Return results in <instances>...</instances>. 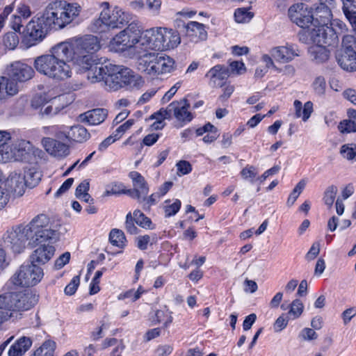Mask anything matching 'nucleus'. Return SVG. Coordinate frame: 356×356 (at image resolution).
<instances>
[{
	"instance_id": "nucleus-1",
	"label": "nucleus",
	"mask_w": 356,
	"mask_h": 356,
	"mask_svg": "<svg viewBox=\"0 0 356 356\" xmlns=\"http://www.w3.org/2000/svg\"><path fill=\"white\" fill-rule=\"evenodd\" d=\"M59 233L44 214L35 216L27 225H19L8 232L5 242L14 253L22 252L27 245L33 248L47 241H57Z\"/></svg>"
},
{
	"instance_id": "nucleus-2",
	"label": "nucleus",
	"mask_w": 356,
	"mask_h": 356,
	"mask_svg": "<svg viewBox=\"0 0 356 356\" xmlns=\"http://www.w3.org/2000/svg\"><path fill=\"white\" fill-rule=\"evenodd\" d=\"M59 233L44 214L35 216L27 225H19L8 232L5 242L14 253L22 252L27 245L33 248L47 241H57Z\"/></svg>"
},
{
	"instance_id": "nucleus-3",
	"label": "nucleus",
	"mask_w": 356,
	"mask_h": 356,
	"mask_svg": "<svg viewBox=\"0 0 356 356\" xmlns=\"http://www.w3.org/2000/svg\"><path fill=\"white\" fill-rule=\"evenodd\" d=\"M81 11V6L76 2L56 0L47 5L42 17L46 26L62 29L76 19Z\"/></svg>"
},
{
	"instance_id": "nucleus-4",
	"label": "nucleus",
	"mask_w": 356,
	"mask_h": 356,
	"mask_svg": "<svg viewBox=\"0 0 356 356\" xmlns=\"http://www.w3.org/2000/svg\"><path fill=\"white\" fill-rule=\"evenodd\" d=\"M33 296L22 292H9L0 295V309L7 310V317L17 318L22 312L31 309L34 302Z\"/></svg>"
},
{
	"instance_id": "nucleus-5",
	"label": "nucleus",
	"mask_w": 356,
	"mask_h": 356,
	"mask_svg": "<svg viewBox=\"0 0 356 356\" xmlns=\"http://www.w3.org/2000/svg\"><path fill=\"white\" fill-rule=\"evenodd\" d=\"M72 49L68 42H61L52 48L55 54L54 66L50 78L57 80H64L71 76L72 69L70 63L73 65Z\"/></svg>"
},
{
	"instance_id": "nucleus-6",
	"label": "nucleus",
	"mask_w": 356,
	"mask_h": 356,
	"mask_svg": "<svg viewBox=\"0 0 356 356\" xmlns=\"http://www.w3.org/2000/svg\"><path fill=\"white\" fill-rule=\"evenodd\" d=\"M104 8L100 13L99 17L93 23V29L98 32H106L115 29H122L129 22L128 15L122 10L115 8L111 10L108 3H102Z\"/></svg>"
},
{
	"instance_id": "nucleus-7",
	"label": "nucleus",
	"mask_w": 356,
	"mask_h": 356,
	"mask_svg": "<svg viewBox=\"0 0 356 356\" xmlns=\"http://www.w3.org/2000/svg\"><path fill=\"white\" fill-rule=\"evenodd\" d=\"M309 40L316 46L334 45L338 42V35L334 29L329 26L314 24L307 30L300 33V40L305 42Z\"/></svg>"
},
{
	"instance_id": "nucleus-8",
	"label": "nucleus",
	"mask_w": 356,
	"mask_h": 356,
	"mask_svg": "<svg viewBox=\"0 0 356 356\" xmlns=\"http://www.w3.org/2000/svg\"><path fill=\"white\" fill-rule=\"evenodd\" d=\"M43 275L42 268L31 262L22 265L11 277V281L15 285L30 287L38 284Z\"/></svg>"
},
{
	"instance_id": "nucleus-9",
	"label": "nucleus",
	"mask_w": 356,
	"mask_h": 356,
	"mask_svg": "<svg viewBox=\"0 0 356 356\" xmlns=\"http://www.w3.org/2000/svg\"><path fill=\"white\" fill-rule=\"evenodd\" d=\"M70 44L72 49L71 54L73 63H78L79 59L81 60L82 56L92 58V52L97 51L100 47L98 38L92 35H86Z\"/></svg>"
},
{
	"instance_id": "nucleus-10",
	"label": "nucleus",
	"mask_w": 356,
	"mask_h": 356,
	"mask_svg": "<svg viewBox=\"0 0 356 356\" xmlns=\"http://www.w3.org/2000/svg\"><path fill=\"white\" fill-rule=\"evenodd\" d=\"M82 60H79L78 63H73L74 65L78 66L79 70L86 72V77L91 83H97L104 80L105 81L106 76L108 74L106 66L95 63L92 58L82 56Z\"/></svg>"
},
{
	"instance_id": "nucleus-11",
	"label": "nucleus",
	"mask_w": 356,
	"mask_h": 356,
	"mask_svg": "<svg viewBox=\"0 0 356 356\" xmlns=\"http://www.w3.org/2000/svg\"><path fill=\"white\" fill-rule=\"evenodd\" d=\"M108 74L106 76L105 84L114 91L126 86L127 78L131 70L122 65H109L106 66Z\"/></svg>"
},
{
	"instance_id": "nucleus-12",
	"label": "nucleus",
	"mask_w": 356,
	"mask_h": 356,
	"mask_svg": "<svg viewBox=\"0 0 356 356\" xmlns=\"http://www.w3.org/2000/svg\"><path fill=\"white\" fill-rule=\"evenodd\" d=\"M288 13L291 20L303 30H307L314 24L312 12L305 3L292 5L289 8Z\"/></svg>"
},
{
	"instance_id": "nucleus-13",
	"label": "nucleus",
	"mask_w": 356,
	"mask_h": 356,
	"mask_svg": "<svg viewBox=\"0 0 356 356\" xmlns=\"http://www.w3.org/2000/svg\"><path fill=\"white\" fill-rule=\"evenodd\" d=\"M47 26L42 16L41 17L33 18L27 24L23 33L30 46L34 45L35 43L43 40L47 34Z\"/></svg>"
},
{
	"instance_id": "nucleus-14",
	"label": "nucleus",
	"mask_w": 356,
	"mask_h": 356,
	"mask_svg": "<svg viewBox=\"0 0 356 356\" xmlns=\"http://www.w3.org/2000/svg\"><path fill=\"white\" fill-rule=\"evenodd\" d=\"M25 177L22 172H13L7 178L5 186L6 189L14 197H18L23 195L25 192L26 182Z\"/></svg>"
},
{
	"instance_id": "nucleus-15",
	"label": "nucleus",
	"mask_w": 356,
	"mask_h": 356,
	"mask_svg": "<svg viewBox=\"0 0 356 356\" xmlns=\"http://www.w3.org/2000/svg\"><path fill=\"white\" fill-rule=\"evenodd\" d=\"M161 39L158 28L147 29L143 31L139 46L144 49V51L149 52V50L163 51Z\"/></svg>"
},
{
	"instance_id": "nucleus-16",
	"label": "nucleus",
	"mask_w": 356,
	"mask_h": 356,
	"mask_svg": "<svg viewBox=\"0 0 356 356\" xmlns=\"http://www.w3.org/2000/svg\"><path fill=\"white\" fill-rule=\"evenodd\" d=\"M8 75L10 78L19 82H24L31 79L34 71L32 67L20 61H15L7 68Z\"/></svg>"
},
{
	"instance_id": "nucleus-17",
	"label": "nucleus",
	"mask_w": 356,
	"mask_h": 356,
	"mask_svg": "<svg viewBox=\"0 0 356 356\" xmlns=\"http://www.w3.org/2000/svg\"><path fill=\"white\" fill-rule=\"evenodd\" d=\"M129 177L133 181L134 189L127 190L128 194L134 198H137L140 202H144L149 192V188L144 177L136 171L131 172Z\"/></svg>"
},
{
	"instance_id": "nucleus-18",
	"label": "nucleus",
	"mask_w": 356,
	"mask_h": 356,
	"mask_svg": "<svg viewBox=\"0 0 356 356\" xmlns=\"http://www.w3.org/2000/svg\"><path fill=\"white\" fill-rule=\"evenodd\" d=\"M47 242V244L45 243L46 242L39 244L40 246L30 256L31 262L38 266L46 264L51 259L55 252V248L50 245V243L55 241Z\"/></svg>"
},
{
	"instance_id": "nucleus-19",
	"label": "nucleus",
	"mask_w": 356,
	"mask_h": 356,
	"mask_svg": "<svg viewBox=\"0 0 356 356\" xmlns=\"http://www.w3.org/2000/svg\"><path fill=\"white\" fill-rule=\"evenodd\" d=\"M270 54L274 59L282 63H289L298 56V49L289 44L273 48Z\"/></svg>"
},
{
	"instance_id": "nucleus-20",
	"label": "nucleus",
	"mask_w": 356,
	"mask_h": 356,
	"mask_svg": "<svg viewBox=\"0 0 356 356\" xmlns=\"http://www.w3.org/2000/svg\"><path fill=\"white\" fill-rule=\"evenodd\" d=\"M46 151L50 154L58 157H64L69 154L67 145L51 138H44L42 140Z\"/></svg>"
},
{
	"instance_id": "nucleus-21",
	"label": "nucleus",
	"mask_w": 356,
	"mask_h": 356,
	"mask_svg": "<svg viewBox=\"0 0 356 356\" xmlns=\"http://www.w3.org/2000/svg\"><path fill=\"white\" fill-rule=\"evenodd\" d=\"M161 39V44L163 46V51L168 49H174L181 41L179 34L177 31L166 28H158Z\"/></svg>"
},
{
	"instance_id": "nucleus-22",
	"label": "nucleus",
	"mask_w": 356,
	"mask_h": 356,
	"mask_svg": "<svg viewBox=\"0 0 356 356\" xmlns=\"http://www.w3.org/2000/svg\"><path fill=\"white\" fill-rule=\"evenodd\" d=\"M108 115L107 110L95 108L79 115V120L81 122L90 125H98L102 123Z\"/></svg>"
},
{
	"instance_id": "nucleus-23",
	"label": "nucleus",
	"mask_w": 356,
	"mask_h": 356,
	"mask_svg": "<svg viewBox=\"0 0 356 356\" xmlns=\"http://www.w3.org/2000/svg\"><path fill=\"white\" fill-rule=\"evenodd\" d=\"M313 23L316 25L329 26L332 19L331 9L325 3H320L312 12Z\"/></svg>"
},
{
	"instance_id": "nucleus-24",
	"label": "nucleus",
	"mask_w": 356,
	"mask_h": 356,
	"mask_svg": "<svg viewBox=\"0 0 356 356\" xmlns=\"http://www.w3.org/2000/svg\"><path fill=\"white\" fill-rule=\"evenodd\" d=\"M54 58L55 54L54 53L40 56L35 60V68L40 74L50 77L54 66Z\"/></svg>"
},
{
	"instance_id": "nucleus-25",
	"label": "nucleus",
	"mask_w": 356,
	"mask_h": 356,
	"mask_svg": "<svg viewBox=\"0 0 356 356\" xmlns=\"http://www.w3.org/2000/svg\"><path fill=\"white\" fill-rule=\"evenodd\" d=\"M186 30V35L191 40L197 42V40H204L207 38V33L204 29V25L197 22H190L186 25H183Z\"/></svg>"
},
{
	"instance_id": "nucleus-26",
	"label": "nucleus",
	"mask_w": 356,
	"mask_h": 356,
	"mask_svg": "<svg viewBox=\"0 0 356 356\" xmlns=\"http://www.w3.org/2000/svg\"><path fill=\"white\" fill-rule=\"evenodd\" d=\"M210 79L211 83L216 87H223L225 80L229 76V70L227 67L217 65L212 67L206 74Z\"/></svg>"
},
{
	"instance_id": "nucleus-27",
	"label": "nucleus",
	"mask_w": 356,
	"mask_h": 356,
	"mask_svg": "<svg viewBox=\"0 0 356 356\" xmlns=\"http://www.w3.org/2000/svg\"><path fill=\"white\" fill-rule=\"evenodd\" d=\"M190 107L187 100L184 99L181 102H173L169 104V109H170V114L173 112L175 117L178 120H192L191 113L188 112V109Z\"/></svg>"
},
{
	"instance_id": "nucleus-28",
	"label": "nucleus",
	"mask_w": 356,
	"mask_h": 356,
	"mask_svg": "<svg viewBox=\"0 0 356 356\" xmlns=\"http://www.w3.org/2000/svg\"><path fill=\"white\" fill-rule=\"evenodd\" d=\"M63 98V96H58L48 100V103L40 109V115L42 117H50L58 114L65 106L62 103Z\"/></svg>"
},
{
	"instance_id": "nucleus-29",
	"label": "nucleus",
	"mask_w": 356,
	"mask_h": 356,
	"mask_svg": "<svg viewBox=\"0 0 356 356\" xmlns=\"http://www.w3.org/2000/svg\"><path fill=\"white\" fill-rule=\"evenodd\" d=\"M19 89L17 83L13 79L0 77V99L15 95Z\"/></svg>"
},
{
	"instance_id": "nucleus-30",
	"label": "nucleus",
	"mask_w": 356,
	"mask_h": 356,
	"mask_svg": "<svg viewBox=\"0 0 356 356\" xmlns=\"http://www.w3.org/2000/svg\"><path fill=\"white\" fill-rule=\"evenodd\" d=\"M342 12L356 34V0H341Z\"/></svg>"
},
{
	"instance_id": "nucleus-31",
	"label": "nucleus",
	"mask_w": 356,
	"mask_h": 356,
	"mask_svg": "<svg viewBox=\"0 0 356 356\" xmlns=\"http://www.w3.org/2000/svg\"><path fill=\"white\" fill-rule=\"evenodd\" d=\"M32 340L29 337H22L9 348L8 356H22L31 346Z\"/></svg>"
},
{
	"instance_id": "nucleus-32",
	"label": "nucleus",
	"mask_w": 356,
	"mask_h": 356,
	"mask_svg": "<svg viewBox=\"0 0 356 356\" xmlns=\"http://www.w3.org/2000/svg\"><path fill=\"white\" fill-rule=\"evenodd\" d=\"M13 154V161H23L26 159L31 148V143L29 141L22 140L11 144Z\"/></svg>"
},
{
	"instance_id": "nucleus-33",
	"label": "nucleus",
	"mask_w": 356,
	"mask_h": 356,
	"mask_svg": "<svg viewBox=\"0 0 356 356\" xmlns=\"http://www.w3.org/2000/svg\"><path fill=\"white\" fill-rule=\"evenodd\" d=\"M336 59L343 70L347 72L356 71V54L337 53Z\"/></svg>"
},
{
	"instance_id": "nucleus-34",
	"label": "nucleus",
	"mask_w": 356,
	"mask_h": 356,
	"mask_svg": "<svg viewBox=\"0 0 356 356\" xmlns=\"http://www.w3.org/2000/svg\"><path fill=\"white\" fill-rule=\"evenodd\" d=\"M111 47L115 51H125L134 47L124 30L118 33L110 42Z\"/></svg>"
},
{
	"instance_id": "nucleus-35",
	"label": "nucleus",
	"mask_w": 356,
	"mask_h": 356,
	"mask_svg": "<svg viewBox=\"0 0 356 356\" xmlns=\"http://www.w3.org/2000/svg\"><path fill=\"white\" fill-rule=\"evenodd\" d=\"M156 65H154L155 75L170 72L172 69L174 61L170 57L163 56L161 54L156 53Z\"/></svg>"
},
{
	"instance_id": "nucleus-36",
	"label": "nucleus",
	"mask_w": 356,
	"mask_h": 356,
	"mask_svg": "<svg viewBox=\"0 0 356 356\" xmlns=\"http://www.w3.org/2000/svg\"><path fill=\"white\" fill-rule=\"evenodd\" d=\"M143 31L141 26L135 22L129 24L124 29V33H125L134 47L137 44H140V40L143 34Z\"/></svg>"
},
{
	"instance_id": "nucleus-37",
	"label": "nucleus",
	"mask_w": 356,
	"mask_h": 356,
	"mask_svg": "<svg viewBox=\"0 0 356 356\" xmlns=\"http://www.w3.org/2000/svg\"><path fill=\"white\" fill-rule=\"evenodd\" d=\"M90 136V135L88 132V130L80 125L72 127L67 136V137L70 138L72 140L79 143L86 141L89 139Z\"/></svg>"
},
{
	"instance_id": "nucleus-38",
	"label": "nucleus",
	"mask_w": 356,
	"mask_h": 356,
	"mask_svg": "<svg viewBox=\"0 0 356 356\" xmlns=\"http://www.w3.org/2000/svg\"><path fill=\"white\" fill-rule=\"evenodd\" d=\"M338 53L356 54V40L352 35H346L343 37L341 49Z\"/></svg>"
},
{
	"instance_id": "nucleus-39",
	"label": "nucleus",
	"mask_w": 356,
	"mask_h": 356,
	"mask_svg": "<svg viewBox=\"0 0 356 356\" xmlns=\"http://www.w3.org/2000/svg\"><path fill=\"white\" fill-rule=\"evenodd\" d=\"M171 118L170 109H169V106L165 108H161L158 112L154 113L151 115V119H155L156 122L152 124V127L154 129H162L163 124H162V122L165 119H169Z\"/></svg>"
},
{
	"instance_id": "nucleus-40",
	"label": "nucleus",
	"mask_w": 356,
	"mask_h": 356,
	"mask_svg": "<svg viewBox=\"0 0 356 356\" xmlns=\"http://www.w3.org/2000/svg\"><path fill=\"white\" fill-rule=\"evenodd\" d=\"M152 59H154V51L140 52L137 58L138 70L144 72L149 67V65L150 64Z\"/></svg>"
},
{
	"instance_id": "nucleus-41",
	"label": "nucleus",
	"mask_w": 356,
	"mask_h": 356,
	"mask_svg": "<svg viewBox=\"0 0 356 356\" xmlns=\"http://www.w3.org/2000/svg\"><path fill=\"white\" fill-rule=\"evenodd\" d=\"M311 54L317 63H324L330 57V51L325 46H316L311 49Z\"/></svg>"
},
{
	"instance_id": "nucleus-42",
	"label": "nucleus",
	"mask_w": 356,
	"mask_h": 356,
	"mask_svg": "<svg viewBox=\"0 0 356 356\" xmlns=\"http://www.w3.org/2000/svg\"><path fill=\"white\" fill-rule=\"evenodd\" d=\"M109 241L113 245L122 248L125 244L126 238L122 231L113 229L110 232Z\"/></svg>"
},
{
	"instance_id": "nucleus-43",
	"label": "nucleus",
	"mask_w": 356,
	"mask_h": 356,
	"mask_svg": "<svg viewBox=\"0 0 356 356\" xmlns=\"http://www.w3.org/2000/svg\"><path fill=\"white\" fill-rule=\"evenodd\" d=\"M23 176L25 177V181L27 186L33 187L36 185L40 179V172H37L33 168L24 170L22 172Z\"/></svg>"
},
{
	"instance_id": "nucleus-44",
	"label": "nucleus",
	"mask_w": 356,
	"mask_h": 356,
	"mask_svg": "<svg viewBox=\"0 0 356 356\" xmlns=\"http://www.w3.org/2000/svg\"><path fill=\"white\" fill-rule=\"evenodd\" d=\"M3 43L6 48L14 49L19 43V38L15 32H10L3 36Z\"/></svg>"
},
{
	"instance_id": "nucleus-45",
	"label": "nucleus",
	"mask_w": 356,
	"mask_h": 356,
	"mask_svg": "<svg viewBox=\"0 0 356 356\" xmlns=\"http://www.w3.org/2000/svg\"><path fill=\"white\" fill-rule=\"evenodd\" d=\"M240 174L243 179L249 180L251 183H253L257 175V170L254 165H247L241 170Z\"/></svg>"
},
{
	"instance_id": "nucleus-46",
	"label": "nucleus",
	"mask_w": 356,
	"mask_h": 356,
	"mask_svg": "<svg viewBox=\"0 0 356 356\" xmlns=\"http://www.w3.org/2000/svg\"><path fill=\"white\" fill-rule=\"evenodd\" d=\"M253 17V13L249 12L246 8H238L234 13V17L238 23H245L249 22Z\"/></svg>"
},
{
	"instance_id": "nucleus-47",
	"label": "nucleus",
	"mask_w": 356,
	"mask_h": 356,
	"mask_svg": "<svg viewBox=\"0 0 356 356\" xmlns=\"http://www.w3.org/2000/svg\"><path fill=\"white\" fill-rule=\"evenodd\" d=\"M129 77L127 78L126 86H129L130 88H140L144 84V81L142 77L138 75L134 74L131 70V73H129Z\"/></svg>"
},
{
	"instance_id": "nucleus-48",
	"label": "nucleus",
	"mask_w": 356,
	"mask_h": 356,
	"mask_svg": "<svg viewBox=\"0 0 356 356\" xmlns=\"http://www.w3.org/2000/svg\"><path fill=\"white\" fill-rule=\"evenodd\" d=\"M341 154L348 160L356 159V145L353 144L343 145L341 147Z\"/></svg>"
},
{
	"instance_id": "nucleus-49",
	"label": "nucleus",
	"mask_w": 356,
	"mask_h": 356,
	"mask_svg": "<svg viewBox=\"0 0 356 356\" xmlns=\"http://www.w3.org/2000/svg\"><path fill=\"white\" fill-rule=\"evenodd\" d=\"M303 309L304 306L301 300L296 299L290 305L289 314L292 316L293 318H297L302 314Z\"/></svg>"
},
{
	"instance_id": "nucleus-50",
	"label": "nucleus",
	"mask_w": 356,
	"mask_h": 356,
	"mask_svg": "<svg viewBox=\"0 0 356 356\" xmlns=\"http://www.w3.org/2000/svg\"><path fill=\"white\" fill-rule=\"evenodd\" d=\"M136 222L144 228H151L152 221L146 217L140 211L137 210L134 212Z\"/></svg>"
},
{
	"instance_id": "nucleus-51",
	"label": "nucleus",
	"mask_w": 356,
	"mask_h": 356,
	"mask_svg": "<svg viewBox=\"0 0 356 356\" xmlns=\"http://www.w3.org/2000/svg\"><path fill=\"white\" fill-rule=\"evenodd\" d=\"M0 160L3 162L13 161V154L11 144L7 142L3 146H0Z\"/></svg>"
},
{
	"instance_id": "nucleus-52",
	"label": "nucleus",
	"mask_w": 356,
	"mask_h": 356,
	"mask_svg": "<svg viewBox=\"0 0 356 356\" xmlns=\"http://www.w3.org/2000/svg\"><path fill=\"white\" fill-rule=\"evenodd\" d=\"M48 100L45 94L35 95L31 99V106L34 109H41L48 103Z\"/></svg>"
},
{
	"instance_id": "nucleus-53",
	"label": "nucleus",
	"mask_w": 356,
	"mask_h": 356,
	"mask_svg": "<svg viewBox=\"0 0 356 356\" xmlns=\"http://www.w3.org/2000/svg\"><path fill=\"white\" fill-rule=\"evenodd\" d=\"M341 133H350L356 131V122L352 120H345L341 122L338 126Z\"/></svg>"
},
{
	"instance_id": "nucleus-54",
	"label": "nucleus",
	"mask_w": 356,
	"mask_h": 356,
	"mask_svg": "<svg viewBox=\"0 0 356 356\" xmlns=\"http://www.w3.org/2000/svg\"><path fill=\"white\" fill-rule=\"evenodd\" d=\"M337 193V188L334 186L328 187L325 192L324 201L328 207H332L334 203L335 196Z\"/></svg>"
},
{
	"instance_id": "nucleus-55",
	"label": "nucleus",
	"mask_w": 356,
	"mask_h": 356,
	"mask_svg": "<svg viewBox=\"0 0 356 356\" xmlns=\"http://www.w3.org/2000/svg\"><path fill=\"white\" fill-rule=\"evenodd\" d=\"M313 87L316 92L319 95H324L326 88V82L323 76H318L315 79L313 83Z\"/></svg>"
},
{
	"instance_id": "nucleus-56",
	"label": "nucleus",
	"mask_w": 356,
	"mask_h": 356,
	"mask_svg": "<svg viewBox=\"0 0 356 356\" xmlns=\"http://www.w3.org/2000/svg\"><path fill=\"white\" fill-rule=\"evenodd\" d=\"M88 190H89V182L87 181H83L76 188V196L77 197H80L81 196H82L83 197L90 198V195L88 193Z\"/></svg>"
},
{
	"instance_id": "nucleus-57",
	"label": "nucleus",
	"mask_w": 356,
	"mask_h": 356,
	"mask_svg": "<svg viewBox=\"0 0 356 356\" xmlns=\"http://www.w3.org/2000/svg\"><path fill=\"white\" fill-rule=\"evenodd\" d=\"M181 207V202L179 200H176L175 202L168 206L164 207L165 216L170 217L175 215Z\"/></svg>"
},
{
	"instance_id": "nucleus-58",
	"label": "nucleus",
	"mask_w": 356,
	"mask_h": 356,
	"mask_svg": "<svg viewBox=\"0 0 356 356\" xmlns=\"http://www.w3.org/2000/svg\"><path fill=\"white\" fill-rule=\"evenodd\" d=\"M70 259V253L69 252H65L63 254H61L54 263V267L56 269H60L65 265H66Z\"/></svg>"
},
{
	"instance_id": "nucleus-59",
	"label": "nucleus",
	"mask_w": 356,
	"mask_h": 356,
	"mask_svg": "<svg viewBox=\"0 0 356 356\" xmlns=\"http://www.w3.org/2000/svg\"><path fill=\"white\" fill-rule=\"evenodd\" d=\"M79 282H80L79 276L74 277L72 278V281L70 282V283L65 287V293L67 295H70V296L73 295L77 289V287L79 284Z\"/></svg>"
},
{
	"instance_id": "nucleus-60",
	"label": "nucleus",
	"mask_w": 356,
	"mask_h": 356,
	"mask_svg": "<svg viewBox=\"0 0 356 356\" xmlns=\"http://www.w3.org/2000/svg\"><path fill=\"white\" fill-rule=\"evenodd\" d=\"M178 175L180 173L181 175H187L190 173L192 170V166L188 161H180L177 165Z\"/></svg>"
},
{
	"instance_id": "nucleus-61",
	"label": "nucleus",
	"mask_w": 356,
	"mask_h": 356,
	"mask_svg": "<svg viewBox=\"0 0 356 356\" xmlns=\"http://www.w3.org/2000/svg\"><path fill=\"white\" fill-rule=\"evenodd\" d=\"M134 124V120L130 119L124 122L123 124L120 125L116 130L114 134V137L119 139L121 136L125 133L133 124Z\"/></svg>"
},
{
	"instance_id": "nucleus-62",
	"label": "nucleus",
	"mask_w": 356,
	"mask_h": 356,
	"mask_svg": "<svg viewBox=\"0 0 356 356\" xmlns=\"http://www.w3.org/2000/svg\"><path fill=\"white\" fill-rule=\"evenodd\" d=\"M229 67L232 72H236L237 74H241L246 71L245 65L242 62L232 61L229 64Z\"/></svg>"
},
{
	"instance_id": "nucleus-63",
	"label": "nucleus",
	"mask_w": 356,
	"mask_h": 356,
	"mask_svg": "<svg viewBox=\"0 0 356 356\" xmlns=\"http://www.w3.org/2000/svg\"><path fill=\"white\" fill-rule=\"evenodd\" d=\"M356 315V307H350L342 313L343 323L346 325Z\"/></svg>"
},
{
	"instance_id": "nucleus-64",
	"label": "nucleus",
	"mask_w": 356,
	"mask_h": 356,
	"mask_svg": "<svg viewBox=\"0 0 356 356\" xmlns=\"http://www.w3.org/2000/svg\"><path fill=\"white\" fill-rule=\"evenodd\" d=\"M343 96L346 99L356 105V90L355 89L348 88L345 90Z\"/></svg>"
}]
</instances>
